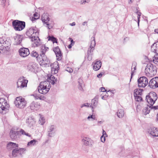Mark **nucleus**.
<instances>
[{"label": "nucleus", "instance_id": "obj_1", "mask_svg": "<svg viewBox=\"0 0 158 158\" xmlns=\"http://www.w3.org/2000/svg\"><path fill=\"white\" fill-rule=\"evenodd\" d=\"M50 88V83L48 81H44L40 83L37 89L39 93L44 94L48 92Z\"/></svg>", "mask_w": 158, "mask_h": 158}, {"label": "nucleus", "instance_id": "obj_2", "mask_svg": "<svg viewBox=\"0 0 158 158\" xmlns=\"http://www.w3.org/2000/svg\"><path fill=\"white\" fill-rule=\"evenodd\" d=\"M156 66L150 63H148L145 69L146 75L149 77H152L156 74Z\"/></svg>", "mask_w": 158, "mask_h": 158}, {"label": "nucleus", "instance_id": "obj_3", "mask_svg": "<svg viewBox=\"0 0 158 158\" xmlns=\"http://www.w3.org/2000/svg\"><path fill=\"white\" fill-rule=\"evenodd\" d=\"M41 19L44 26L47 27L49 29H51L52 28L53 23L50 21L48 14H44L42 15Z\"/></svg>", "mask_w": 158, "mask_h": 158}, {"label": "nucleus", "instance_id": "obj_4", "mask_svg": "<svg viewBox=\"0 0 158 158\" xmlns=\"http://www.w3.org/2000/svg\"><path fill=\"white\" fill-rule=\"evenodd\" d=\"M9 104L6 100L3 98H0V113L4 114L8 110Z\"/></svg>", "mask_w": 158, "mask_h": 158}, {"label": "nucleus", "instance_id": "obj_5", "mask_svg": "<svg viewBox=\"0 0 158 158\" xmlns=\"http://www.w3.org/2000/svg\"><path fill=\"white\" fill-rule=\"evenodd\" d=\"M157 99L156 94L154 92H151L146 96V100L151 106H152Z\"/></svg>", "mask_w": 158, "mask_h": 158}, {"label": "nucleus", "instance_id": "obj_6", "mask_svg": "<svg viewBox=\"0 0 158 158\" xmlns=\"http://www.w3.org/2000/svg\"><path fill=\"white\" fill-rule=\"evenodd\" d=\"M12 26L15 31H21L25 27V23L23 21L15 20L12 22Z\"/></svg>", "mask_w": 158, "mask_h": 158}, {"label": "nucleus", "instance_id": "obj_7", "mask_svg": "<svg viewBox=\"0 0 158 158\" xmlns=\"http://www.w3.org/2000/svg\"><path fill=\"white\" fill-rule=\"evenodd\" d=\"M15 103L17 107L23 108L26 106L27 102L25 98L21 97H19L16 98Z\"/></svg>", "mask_w": 158, "mask_h": 158}, {"label": "nucleus", "instance_id": "obj_8", "mask_svg": "<svg viewBox=\"0 0 158 158\" xmlns=\"http://www.w3.org/2000/svg\"><path fill=\"white\" fill-rule=\"evenodd\" d=\"M9 49L8 42L1 38L0 39V50L2 51L4 53H6V52L8 51Z\"/></svg>", "mask_w": 158, "mask_h": 158}, {"label": "nucleus", "instance_id": "obj_9", "mask_svg": "<svg viewBox=\"0 0 158 158\" xmlns=\"http://www.w3.org/2000/svg\"><path fill=\"white\" fill-rule=\"evenodd\" d=\"M26 35L31 38L32 37H35L36 36H38L39 32L38 29L35 27H32L30 28L26 32Z\"/></svg>", "mask_w": 158, "mask_h": 158}, {"label": "nucleus", "instance_id": "obj_10", "mask_svg": "<svg viewBox=\"0 0 158 158\" xmlns=\"http://www.w3.org/2000/svg\"><path fill=\"white\" fill-rule=\"evenodd\" d=\"M28 81L25 79L24 77H20L17 82V87L19 89H22L27 86Z\"/></svg>", "mask_w": 158, "mask_h": 158}, {"label": "nucleus", "instance_id": "obj_11", "mask_svg": "<svg viewBox=\"0 0 158 158\" xmlns=\"http://www.w3.org/2000/svg\"><path fill=\"white\" fill-rule=\"evenodd\" d=\"M138 86L140 87H145L148 84L147 78L145 77H140L138 80Z\"/></svg>", "mask_w": 158, "mask_h": 158}, {"label": "nucleus", "instance_id": "obj_12", "mask_svg": "<svg viewBox=\"0 0 158 158\" xmlns=\"http://www.w3.org/2000/svg\"><path fill=\"white\" fill-rule=\"evenodd\" d=\"M56 126L54 125H51L48 126L47 129V135L52 137L56 134Z\"/></svg>", "mask_w": 158, "mask_h": 158}, {"label": "nucleus", "instance_id": "obj_13", "mask_svg": "<svg viewBox=\"0 0 158 158\" xmlns=\"http://www.w3.org/2000/svg\"><path fill=\"white\" fill-rule=\"evenodd\" d=\"M148 86L152 89L158 87V77H156L152 79L148 83Z\"/></svg>", "mask_w": 158, "mask_h": 158}, {"label": "nucleus", "instance_id": "obj_14", "mask_svg": "<svg viewBox=\"0 0 158 158\" xmlns=\"http://www.w3.org/2000/svg\"><path fill=\"white\" fill-rule=\"evenodd\" d=\"M40 107V103L32 101L31 103L29 106L30 109L32 110L36 111L39 110Z\"/></svg>", "mask_w": 158, "mask_h": 158}, {"label": "nucleus", "instance_id": "obj_15", "mask_svg": "<svg viewBox=\"0 0 158 158\" xmlns=\"http://www.w3.org/2000/svg\"><path fill=\"white\" fill-rule=\"evenodd\" d=\"M19 52L20 55L23 57H26L30 54L28 49L26 48H20Z\"/></svg>", "mask_w": 158, "mask_h": 158}, {"label": "nucleus", "instance_id": "obj_16", "mask_svg": "<svg viewBox=\"0 0 158 158\" xmlns=\"http://www.w3.org/2000/svg\"><path fill=\"white\" fill-rule=\"evenodd\" d=\"M31 40L32 42V45L34 47H38L40 45V40L38 37V36L32 37Z\"/></svg>", "mask_w": 158, "mask_h": 158}, {"label": "nucleus", "instance_id": "obj_17", "mask_svg": "<svg viewBox=\"0 0 158 158\" xmlns=\"http://www.w3.org/2000/svg\"><path fill=\"white\" fill-rule=\"evenodd\" d=\"M53 51L56 55L57 60H60L62 59V54L59 47H56L54 48Z\"/></svg>", "mask_w": 158, "mask_h": 158}, {"label": "nucleus", "instance_id": "obj_18", "mask_svg": "<svg viewBox=\"0 0 158 158\" xmlns=\"http://www.w3.org/2000/svg\"><path fill=\"white\" fill-rule=\"evenodd\" d=\"M148 132L153 137H158V128L155 127L149 129Z\"/></svg>", "mask_w": 158, "mask_h": 158}, {"label": "nucleus", "instance_id": "obj_19", "mask_svg": "<svg viewBox=\"0 0 158 158\" xmlns=\"http://www.w3.org/2000/svg\"><path fill=\"white\" fill-rule=\"evenodd\" d=\"M51 71L52 73L53 74H56L58 72V70L59 69V67L58 66V64L57 62H54L53 64H51Z\"/></svg>", "mask_w": 158, "mask_h": 158}, {"label": "nucleus", "instance_id": "obj_20", "mask_svg": "<svg viewBox=\"0 0 158 158\" xmlns=\"http://www.w3.org/2000/svg\"><path fill=\"white\" fill-rule=\"evenodd\" d=\"M84 144L86 146H91L93 144V141L90 139L86 137H84L82 139Z\"/></svg>", "mask_w": 158, "mask_h": 158}, {"label": "nucleus", "instance_id": "obj_21", "mask_svg": "<svg viewBox=\"0 0 158 158\" xmlns=\"http://www.w3.org/2000/svg\"><path fill=\"white\" fill-rule=\"evenodd\" d=\"M23 39V36L21 35H16L14 36L15 41L14 44L18 45L20 44Z\"/></svg>", "mask_w": 158, "mask_h": 158}, {"label": "nucleus", "instance_id": "obj_22", "mask_svg": "<svg viewBox=\"0 0 158 158\" xmlns=\"http://www.w3.org/2000/svg\"><path fill=\"white\" fill-rule=\"evenodd\" d=\"M26 124L27 126L31 127L35 124V120L31 117H29L27 120Z\"/></svg>", "mask_w": 158, "mask_h": 158}, {"label": "nucleus", "instance_id": "obj_23", "mask_svg": "<svg viewBox=\"0 0 158 158\" xmlns=\"http://www.w3.org/2000/svg\"><path fill=\"white\" fill-rule=\"evenodd\" d=\"M36 68L35 64L33 62L30 63L27 66L28 70L31 72H34Z\"/></svg>", "mask_w": 158, "mask_h": 158}, {"label": "nucleus", "instance_id": "obj_24", "mask_svg": "<svg viewBox=\"0 0 158 158\" xmlns=\"http://www.w3.org/2000/svg\"><path fill=\"white\" fill-rule=\"evenodd\" d=\"M10 137L12 139H17L18 135L19 134V131H12L10 132Z\"/></svg>", "mask_w": 158, "mask_h": 158}, {"label": "nucleus", "instance_id": "obj_25", "mask_svg": "<svg viewBox=\"0 0 158 158\" xmlns=\"http://www.w3.org/2000/svg\"><path fill=\"white\" fill-rule=\"evenodd\" d=\"M48 82H51L52 84L54 85L55 82L57 81V79L53 75H48L47 79Z\"/></svg>", "mask_w": 158, "mask_h": 158}, {"label": "nucleus", "instance_id": "obj_26", "mask_svg": "<svg viewBox=\"0 0 158 158\" xmlns=\"http://www.w3.org/2000/svg\"><path fill=\"white\" fill-rule=\"evenodd\" d=\"M151 50L152 52L158 54V42L154 43L151 46Z\"/></svg>", "mask_w": 158, "mask_h": 158}, {"label": "nucleus", "instance_id": "obj_27", "mask_svg": "<svg viewBox=\"0 0 158 158\" xmlns=\"http://www.w3.org/2000/svg\"><path fill=\"white\" fill-rule=\"evenodd\" d=\"M102 63L100 61H97L95 63L93 66V69L95 71L98 70L101 67Z\"/></svg>", "mask_w": 158, "mask_h": 158}, {"label": "nucleus", "instance_id": "obj_28", "mask_svg": "<svg viewBox=\"0 0 158 158\" xmlns=\"http://www.w3.org/2000/svg\"><path fill=\"white\" fill-rule=\"evenodd\" d=\"M18 144L12 142H10L7 144V147L8 149L11 150L13 148H16L18 147Z\"/></svg>", "mask_w": 158, "mask_h": 158}, {"label": "nucleus", "instance_id": "obj_29", "mask_svg": "<svg viewBox=\"0 0 158 158\" xmlns=\"http://www.w3.org/2000/svg\"><path fill=\"white\" fill-rule=\"evenodd\" d=\"M98 103V99L96 98H94L92 100L90 106L92 107V109L95 108L96 107Z\"/></svg>", "mask_w": 158, "mask_h": 158}, {"label": "nucleus", "instance_id": "obj_30", "mask_svg": "<svg viewBox=\"0 0 158 158\" xmlns=\"http://www.w3.org/2000/svg\"><path fill=\"white\" fill-rule=\"evenodd\" d=\"M136 63L134 62L132 63V66L131 67V78L130 80V81H131V79L133 77L134 73L135 72V70L136 69Z\"/></svg>", "mask_w": 158, "mask_h": 158}, {"label": "nucleus", "instance_id": "obj_31", "mask_svg": "<svg viewBox=\"0 0 158 158\" xmlns=\"http://www.w3.org/2000/svg\"><path fill=\"white\" fill-rule=\"evenodd\" d=\"M143 89H137L134 90V96L141 95L142 94Z\"/></svg>", "mask_w": 158, "mask_h": 158}, {"label": "nucleus", "instance_id": "obj_32", "mask_svg": "<svg viewBox=\"0 0 158 158\" xmlns=\"http://www.w3.org/2000/svg\"><path fill=\"white\" fill-rule=\"evenodd\" d=\"M95 39L94 37H92L91 38V44L90 46V49L91 48H92V52H93L94 49V48L95 46Z\"/></svg>", "mask_w": 158, "mask_h": 158}, {"label": "nucleus", "instance_id": "obj_33", "mask_svg": "<svg viewBox=\"0 0 158 158\" xmlns=\"http://www.w3.org/2000/svg\"><path fill=\"white\" fill-rule=\"evenodd\" d=\"M150 110V106L148 105L147 107H145L143 110V114L146 115L149 114Z\"/></svg>", "mask_w": 158, "mask_h": 158}, {"label": "nucleus", "instance_id": "obj_34", "mask_svg": "<svg viewBox=\"0 0 158 158\" xmlns=\"http://www.w3.org/2000/svg\"><path fill=\"white\" fill-rule=\"evenodd\" d=\"M117 114V116L120 118L123 117L124 114V111L123 109L118 110Z\"/></svg>", "mask_w": 158, "mask_h": 158}, {"label": "nucleus", "instance_id": "obj_35", "mask_svg": "<svg viewBox=\"0 0 158 158\" xmlns=\"http://www.w3.org/2000/svg\"><path fill=\"white\" fill-rule=\"evenodd\" d=\"M78 87L79 89L80 90H83L82 85H83V81L82 79L80 78L78 80Z\"/></svg>", "mask_w": 158, "mask_h": 158}, {"label": "nucleus", "instance_id": "obj_36", "mask_svg": "<svg viewBox=\"0 0 158 158\" xmlns=\"http://www.w3.org/2000/svg\"><path fill=\"white\" fill-rule=\"evenodd\" d=\"M31 56L36 57L37 59L38 60L40 58V55H39L38 53L35 51H33L31 53Z\"/></svg>", "mask_w": 158, "mask_h": 158}, {"label": "nucleus", "instance_id": "obj_37", "mask_svg": "<svg viewBox=\"0 0 158 158\" xmlns=\"http://www.w3.org/2000/svg\"><path fill=\"white\" fill-rule=\"evenodd\" d=\"M37 142V141L35 139L31 140L28 143L27 146L31 147L34 146L36 144V143Z\"/></svg>", "mask_w": 158, "mask_h": 158}, {"label": "nucleus", "instance_id": "obj_38", "mask_svg": "<svg viewBox=\"0 0 158 158\" xmlns=\"http://www.w3.org/2000/svg\"><path fill=\"white\" fill-rule=\"evenodd\" d=\"M48 48L43 46L41 47L40 50L41 53L40 55H45V53L48 49Z\"/></svg>", "mask_w": 158, "mask_h": 158}, {"label": "nucleus", "instance_id": "obj_39", "mask_svg": "<svg viewBox=\"0 0 158 158\" xmlns=\"http://www.w3.org/2000/svg\"><path fill=\"white\" fill-rule=\"evenodd\" d=\"M90 50V48L88 49V52H87V55H88V59L90 61L92 60V48H91Z\"/></svg>", "mask_w": 158, "mask_h": 158}, {"label": "nucleus", "instance_id": "obj_40", "mask_svg": "<svg viewBox=\"0 0 158 158\" xmlns=\"http://www.w3.org/2000/svg\"><path fill=\"white\" fill-rule=\"evenodd\" d=\"M12 155L13 157H15L19 156L18 148H15L12 152Z\"/></svg>", "mask_w": 158, "mask_h": 158}, {"label": "nucleus", "instance_id": "obj_41", "mask_svg": "<svg viewBox=\"0 0 158 158\" xmlns=\"http://www.w3.org/2000/svg\"><path fill=\"white\" fill-rule=\"evenodd\" d=\"M40 118L39 119V123L40 124L43 125L45 122V119L43 115H41L40 114Z\"/></svg>", "mask_w": 158, "mask_h": 158}, {"label": "nucleus", "instance_id": "obj_42", "mask_svg": "<svg viewBox=\"0 0 158 158\" xmlns=\"http://www.w3.org/2000/svg\"><path fill=\"white\" fill-rule=\"evenodd\" d=\"M153 61L154 63L156 64H158V54H156L153 58Z\"/></svg>", "mask_w": 158, "mask_h": 158}, {"label": "nucleus", "instance_id": "obj_43", "mask_svg": "<svg viewBox=\"0 0 158 158\" xmlns=\"http://www.w3.org/2000/svg\"><path fill=\"white\" fill-rule=\"evenodd\" d=\"M40 58L38 60L40 61V60H41L42 62H44L46 60L47 58L45 55H40Z\"/></svg>", "mask_w": 158, "mask_h": 158}, {"label": "nucleus", "instance_id": "obj_44", "mask_svg": "<svg viewBox=\"0 0 158 158\" xmlns=\"http://www.w3.org/2000/svg\"><path fill=\"white\" fill-rule=\"evenodd\" d=\"M48 40L52 41L53 43H57V42L56 39L53 36H49Z\"/></svg>", "mask_w": 158, "mask_h": 158}, {"label": "nucleus", "instance_id": "obj_45", "mask_svg": "<svg viewBox=\"0 0 158 158\" xmlns=\"http://www.w3.org/2000/svg\"><path fill=\"white\" fill-rule=\"evenodd\" d=\"M95 119L96 117L95 115H89L87 117V119L89 121H93Z\"/></svg>", "mask_w": 158, "mask_h": 158}, {"label": "nucleus", "instance_id": "obj_46", "mask_svg": "<svg viewBox=\"0 0 158 158\" xmlns=\"http://www.w3.org/2000/svg\"><path fill=\"white\" fill-rule=\"evenodd\" d=\"M136 14L137 15V19H138V26H139V23L140 21V15H141V13L140 12H138V11L136 12Z\"/></svg>", "mask_w": 158, "mask_h": 158}, {"label": "nucleus", "instance_id": "obj_47", "mask_svg": "<svg viewBox=\"0 0 158 158\" xmlns=\"http://www.w3.org/2000/svg\"><path fill=\"white\" fill-rule=\"evenodd\" d=\"M134 97H135V100L137 101H141L142 100V98L140 96L137 95V96H134Z\"/></svg>", "mask_w": 158, "mask_h": 158}, {"label": "nucleus", "instance_id": "obj_48", "mask_svg": "<svg viewBox=\"0 0 158 158\" xmlns=\"http://www.w3.org/2000/svg\"><path fill=\"white\" fill-rule=\"evenodd\" d=\"M19 155H21L22 154L24 153V152L25 151V150L24 148H19Z\"/></svg>", "mask_w": 158, "mask_h": 158}, {"label": "nucleus", "instance_id": "obj_49", "mask_svg": "<svg viewBox=\"0 0 158 158\" xmlns=\"http://www.w3.org/2000/svg\"><path fill=\"white\" fill-rule=\"evenodd\" d=\"M40 61L43 65H48V64L49 63V61L48 59L46 60H45L44 62H42L41 60H40Z\"/></svg>", "mask_w": 158, "mask_h": 158}, {"label": "nucleus", "instance_id": "obj_50", "mask_svg": "<svg viewBox=\"0 0 158 158\" xmlns=\"http://www.w3.org/2000/svg\"><path fill=\"white\" fill-rule=\"evenodd\" d=\"M65 70L70 73H72L73 71V69L69 67H67L66 68Z\"/></svg>", "mask_w": 158, "mask_h": 158}, {"label": "nucleus", "instance_id": "obj_51", "mask_svg": "<svg viewBox=\"0 0 158 158\" xmlns=\"http://www.w3.org/2000/svg\"><path fill=\"white\" fill-rule=\"evenodd\" d=\"M90 105V104L88 103H86L84 104H83L81 105V108H82L84 106H87L89 107V105Z\"/></svg>", "mask_w": 158, "mask_h": 158}, {"label": "nucleus", "instance_id": "obj_52", "mask_svg": "<svg viewBox=\"0 0 158 158\" xmlns=\"http://www.w3.org/2000/svg\"><path fill=\"white\" fill-rule=\"evenodd\" d=\"M34 18H33L34 20L38 18L39 16H38V14L37 13H35L34 14Z\"/></svg>", "mask_w": 158, "mask_h": 158}, {"label": "nucleus", "instance_id": "obj_53", "mask_svg": "<svg viewBox=\"0 0 158 158\" xmlns=\"http://www.w3.org/2000/svg\"><path fill=\"white\" fill-rule=\"evenodd\" d=\"M101 140L102 142L104 143L106 140L105 137L102 135L101 137Z\"/></svg>", "mask_w": 158, "mask_h": 158}, {"label": "nucleus", "instance_id": "obj_54", "mask_svg": "<svg viewBox=\"0 0 158 158\" xmlns=\"http://www.w3.org/2000/svg\"><path fill=\"white\" fill-rule=\"evenodd\" d=\"M89 0H83L81 1V4H85L86 2H88Z\"/></svg>", "mask_w": 158, "mask_h": 158}, {"label": "nucleus", "instance_id": "obj_55", "mask_svg": "<svg viewBox=\"0 0 158 158\" xmlns=\"http://www.w3.org/2000/svg\"><path fill=\"white\" fill-rule=\"evenodd\" d=\"M19 132V133H21L23 135H25L26 133L24 130L22 129H21Z\"/></svg>", "mask_w": 158, "mask_h": 158}, {"label": "nucleus", "instance_id": "obj_56", "mask_svg": "<svg viewBox=\"0 0 158 158\" xmlns=\"http://www.w3.org/2000/svg\"><path fill=\"white\" fill-rule=\"evenodd\" d=\"M69 41H71V44H72V45H73L74 44L75 42L73 41V40L71 38H69Z\"/></svg>", "mask_w": 158, "mask_h": 158}, {"label": "nucleus", "instance_id": "obj_57", "mask_svg": "<svg viewBox=\"0 0 158 158\" xmlns=\"http://www.w3.org/2000/svg\"><path fill=\"white\" fill-rule=\"evenodd\" d=\"M150 106V109L151 110L153 109V110H156L158 108V107L157 106Z\"/></svg>", "mask_w": 158, "mask_h": 158}, {"label": "nucleus", "instance_id": "obj_58", "mask_svg": "<svg viewBox=\"0 0 158 158\" xmlns=\"http://www.w3.org/2000/svg\"><path fill=\"white\" fill-rule=\"evenodd\" d=\"M32 96L34 97L35 98V99H39V96L37 95L36 94H34L32 95Z\"/></svg>", "mask_w": 158, "mask_h": 158}, {"label": "nucleus", "instance_id": "obj_59", "mask_svg": "<svg viewBox=\"0 0 158 158\" xmlns=\"http://www.w3.org/2000/svg\"><path fill=\"white\" fill-rule=\"evenodd\" d=\"M103 74V73H100V74L97 75V77L98 78H100L102 76V75Z\"/></svg>", "mask_w": 158, "mask_h": 158}, {"label": "nucleus", "instance_id": "obj_60", "mask_svg": "<svg viewBox=\"0 0 158 158\" xmlns=\"http://www.w3.org/2000/svg\"><path fill=\"white\" fill-rule=\"evenodd\" d=\"M100 89L101 92H105L106 91V90L105 89V88L103 87L101 88Z\"/></svg>", "mask_w": 158, "mask_h": 158}, {"label": "nucleus", "instance_id": "obj_61", "mask_svg": "<svg viewBox=\"0 0 158 158\" xmlns=\"http://www.w3.org/2000/svg\"><path fill=\"white\" fill-rule=\"evenodd\" d=\"M107 135V134H106V131L103 130V132H102V135H103V136H104V135Z\"/></svg>", "mask_w": 158, "mask_h": 158}, {"label": "nucleus", "instance_id": "obj_62", "mask_svg": "<svg viewBox=\"0 0 158 158\" xmlns=\"http://www.w3.org/2000/svg\"><path fill=\"white\" fill-rule=\"evenodd\" d=\"M76 23L75 22H73L72 23H70L69 25L71 26H74L75 25Z\"/></svg>", "mask_w": 158, "mask_h": 158}, {"label": "nucleus", "instance_id": "obj_63", "mask_svg": "<svg viewBox=\"0 0 158 158\" xmlns=\"http://www.w3.org/2000/svg\"><path fill=\"white\" fill-rule=\"evenodd\" d=\"M39 99H40V100H43L44 97L43 96H39Z\"/></svg>", "mask_w": 158, "mask_h": 158}, {"label": "nucleus", "instance_id": "obj_64", "mask_svg": "<svg viewBox=\"0 0 158 158\" xmlns=\"http://www.w3.org/2000/svg\"><path fill=\"white\" fill-rule=\"evenodd\" d=\"M87 22L86 21L82 23V25L83 26L85 25L86 24L87 25Z\"/></svg>", "mask_w": 158, "mask_h": 158}]
</instances>
